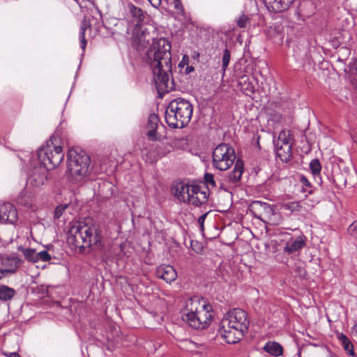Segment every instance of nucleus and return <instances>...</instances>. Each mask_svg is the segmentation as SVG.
Returning a JSON list of instances; mask_svg holds the SVG:
<instances>
[{"label": "nucleus", "mask_w": 357, "mask_h": 357, "mask_svg": "<svg viewBox=\"0 0 357 357\" xmlns=\"http://www.w3.org/2000/svg\"><path fill=\"white\" fill-rule=\"evenodd\" d=\"M282 207L285 211H289L291 213H294L301 211L302 206L300 202L294 201L284 203Z\"/></svg>", "instance_id": "393cba45"}, {"label": "nucleus", "mask_w": 357, "mask_h": 357, "mask_svg": "<svg viewBox=\"0 0 357 357\" xmlns=\"http://www.w3.org/2000/svg\"><path fill=\"white\" fill-rule=\"evenodd\" d=\"M60 138L53 135L38 151V159L40 162L36 167L27 179V184L35 188L44 185L47 178L48 171L54 169L63 160L64 153L62 146L59 144Z\"/></svg>", "instance_id": "7ed1b4c3"}, {"label": "nucleus", "mask_w": 357, "mask_h": 357, "mask_svg": "<svg viewBox=\"0 0 357 357\" xmlns=\"http://www.w3.org/2000/svg\"><path fill=\"white\" fill-rule=\"evenodd\" d=\"M212 158L213 166L220 171H225L234 164L236 154L232 146L221 143L214 149Z\"/></svg>", "instance_id": "6e6552de"}, {"label": "nucleus", "mask_w": 357, "mask_h": 357, "mask_svg": "<svg viewBox=\"0 0 357 357\" xmlns=\"http://www.w3.org/2000/svg\"><path fill=\"white\" fill-rule=\"evenodd\" d=\"M98 185H99V192H103V189H101V188H111V184L109 183V182H106V181H100L98 182Z\"/></svg>", "instance_id": "e433bc0d"}, {"label": "nucleus", "mask_w": 357, "mask_h": 357, "mask_svg": "<svg viewBox=\"0 0 357 357\" xmlns=\"http://www.w3.org/2000/svg\"><path fill=\"white\" fill-rule=\"evenodd\" d=\"M16 294V291L7 285H0V301H10Z\"/></svg>", "instance_id": "5701e85b"}, {"label": "nucleus", "mask_w": 357, "mask_h": 357, "mask_svg": "<svg viewBox=\"0 0 357 357\" xmlns=\"http://www.w3.org/2000/svg\"><path fill=\"white\" fill-rule=\"evenodd\" d=\"M264 350L274 356H280L282 355V347L276 342H268L264 347Z\"/></svg>", "instance_id": "4be33fe9"}, {"label": "nucleus", "mask_w": 357, "mask_h": 357, "mask_svg": "<svg viewBox=\"0 0 357 357\" xmlns=\"http://www.w3.org/2000/svg\"><path fill=\"white\" fill-rule=\"evenodd\" d=\"M128 9L130 15L132 17V23L135 24V27L144 25L143 22L145 14L142 9L135 6L132 3L128 5Z\"/></svg>", "instance_id": "f3484780"}, {"label": "nucleus", "mask_w": 357, "mask_h": 357, "mask_svg": "<svg viewBox=\"0 0 357 357\" xmlns=\"http://www.w3.org/2000/svg\"><path fill=\"white\" fill-rule=\"evenodd\" d=\"M68 208V204H60L56 206L54 211V218L59 219L63 214V211Z\"/></svg>", "instance_id": "72a5a7b5"}, {"label": "nucleus", "mask_w": 357, "mask_h": 357, "mask_svg": "<svg viewBox=\"0 0 357 357\" xmlns=\"http://www.w3.org/2000/svg\"><path fill=\"white\" fill-rule=\"evenodd\" d=\"M243 172V162L241 160L238 159L236 161L234 168L228 174V181L233 183H237L241 178Z\"/></svg>", "instance_id": "6ab92c4d"}, {"label": "nucleus", "mask_w": 357, "mask_h": 357, "mask_svg": "<svg viewBox=\"0 0 357 357\" xmlns=\"http://www.w3.org/2000/svg\"><path fill=\"white\" fill-rule=\"evenodd\" d=\"M204 181H205V183L207 185V186H211L212 188H214L215 187V179H214V176L213 174H211V173H206L204 174Z\"/></svg>", "instance_id": "2f4dec72"}, {"label": "nucleus", "mask_w": 357, "mask_h": 357, "mask_svg": "<svg viewBox=\"0 0 357 357\" xmlns=\"http://www.w3.org/2000/svg\"><path fill=\"white\" fill-rule=\"evenodd\" d=\"M300 183L302 184V192H307L308 195H312L314 192V186L305 176H302L300 178Z\"/></svg>", "instance_id": "a878e982"}, {"label": "nucleus", "mask_w": 357, "mask_h": 357, "mask_svg": "<svg viewBox=\"0 0 357 357\" xmlns=\"http://www.w3.org/2000/svg\"><path fill=\"white\" fill-rule=\"evenodd\" d=\"M249 22V17L245 15V14H243L239 17V18L237 20V25L240 28H245L248 25V23Z\"/></svg>", "instance_id": "473e14b6"}, {"label": "nucleus", "mask_w": 357, "mask_h": 357, "mask_svg": "<svg viewBox=\"0 0 357 357\" xmlns=\"http://www.w3.org/2000/svg\"><path fill=\"white\" fill-rule=\"evenodd\" d=\"M298 357H301V352H300V351L298 352Z\"/></svg>", "instance_id": "de8ad7c7"}, {"label": "nucleus", "mask_w": 357, "mask_h": 357, "mask_svg": "<svg viewBox=\"0 0 357 357\" xmlns=\"http://www.w3.org/2000/svg\"><path fill=\"white\" fill-rule=\"evenodd\" d=\"M349 234L357 238V221H354L348 228Z\"/></svg>", "instance_id": "f704fd0d"}, {"label": "nucleus", "mask_w": 357, "mask_h": 357, "mask_svg": "<svg viewBox=\"0 0 357 357\" xmlns=\"http://www.w3.org/2000/svg\"><path fill=\"white\" fill-rule=\"evenodd\" d=\"M194 70H195V68L192 66H188V64L185 69V74L188 75L190 73L193 72Z\"/></svg>", "instance_id": "a19ab883"}, {"label": "nucleus", "mask_w": 357, "mask_h": 357, "mask_svg": "<svg viewBox=\"0 0 357 357\" xmlns=\"http://www.w3.org/2000/svg\"><path fill=\"white\" fill-rule=\"evenodd\" d=\"M174 7L180 13H183L184 10L181 0H174Z\"/></svg>", "instance_id": "c9c22d12"}, {"label": "nucleus", "mask_w": 357, "mask_h": 357, "mask_svg": "<svg viewBox=\"0 0 357 357\" xmlns=\"http://www.w3.org/2000/svg\"><path fill=\"white\" fill-rule=\"evenodd\" d=\"M91 27V24L86 20H83L81 22V26L79 32V38L80 39L81 48L84 50L87 44L85 38L86 31Z\"/></svg>", "instance_id": "b1692460"}, {"label": "nucleus", "mask_w": 357, "mask_h": 357, "mask_svg": "<svg viewBox=\"0 0 357 357\" xmlns=\"http://www.w3.org/2000/svg\"><path fill=\"white\" fill-rule=\"evenodd\" d=\"M17 202L18 204L24 206L29 207L31 205V199L23 192H21L19 195V196L17 197Z\"/></svg>", "instance_id": "c756f323"}, {"label": "nucleus", "mask_w": 357, "mask_h": 357, "mask_svg": "<svg viewBox=\"0 0 357 357\" xmlns=\"http://www.w3.org/2000/svg\"><path fill=\"white\" fill-rule=\"evenodd\" d=\"M188 312L183 313L182 319L195 329H204L212 319V306L206 304L199 297L191 298L186 303Z\"/></svg>", "instance_id": "39448f33"}, {"label": "nucleus", "mask_w": 357, "mask_h": 357, "mask_svg": "<svg viewBox=\"0 0 357 357\" xmlns=\"http://www.w3.org/2000/svg\"><path fill=\"white\" fill-rule=\"evenodd\" d=\"M22 253L24 254L25 258L31 262L36 263L37 262L36 252L35 250L31 248H22L21 249Z\"/></svg>", "instance_id": "cd10ccee"}, {"label": "nucleus", "mask_w": 357, "mask_h": 357, "mask_svg": "<svg viewBox=\"0 0 357 357\" xmlns=\"http://www.w3.org/2000/svg\"><path fill=\"white\" fill-rule=\"evenodd\" d=\"M36 257L37 262L39 261H48L52 259L50 255L45 250L36 252Z\"/></svg>", "instance_id": "7c9ffc66"}, {"label": "nucleus", "mask_w": 357, "mask_h": 357, "mask_svg": "<svg viewBox=\"0 0 357 357\" xmlns=\"http://www.w3.org/2000/svg\"><path fill=\"white\" fill-rule=\"evenodd\" d=\"M188 199L187 202L189 204H192L195 206H199L202 204H204L207 201L206 193L204 191H202L200 188L199 187V190H196V194L192 195Z\"/></svg>", "instance_id": "aec40b11"}, {"label": "nucleus", "mask_w": 357, "mask_h": 357, "mask_svg": "<svg viewBox=\"0 0 357 357\" xmlns=\"http://www.w3.org/2000/svg\"><path fill=\"white\" fill-rule=\"evenodd\" d=\"M3 271H0V279H1L3 277Z\"/></svg>", "instance_id": "a18cd8bd"}, {"label": "nucleus", "mask_w": 357, "mask_h": 357, "mask_svg": "<svg viewBox=\"0 0 357 357\" xmlns=\"http://www.w3.org/2000/svg\"><path fill=\"white\" fill-rule=\"evenodd\" d=\"M155 275L166 282L171 283L176 279L177 273L174 268L170 265H160L156 268Z\"/></svg>", "instance_id": "ddd939ff"}, {"label": "nucleus", "mask_w": 357, "mask_h": 357, "mask_svg": "<svg viewBox=\"0 0 357 357\" xmlns=\"http://www.w3.org/2000/svg\"><path fill=\"white\" fill-rule=\"evenodd\" d=\"M321 183H322L321 178L319 177V184H321Z\"/></svg>", "instance_id": "49530a36"}, {"label": "nucleus", "mask_w": 357, "mask_h": 357, "mask_svg": "<svg viewBox=\"0 0 357 357\" xmlns=\"http://www.w3.org/2000/svg\"><path fill=\"white\" fill-rule=\"evenodd\" d=\"M22 261L17 257H6L2 261V264L6 268L2 270L3 275L5 273H14L17 269L21 266Z\"/></svg>", "instance_id": "a211bd4d"}, {"label": "nucleus", "mask_w": 357, "mask_h": 357, "mask_svg": "<svg viewBox=\"0 0 357 357\" xmlns=\"http://www.w3.org/2000/svg\"><path fill=\"white\" fill-rule=\"evenodd\" d=\"M17 220V212L15 207L10 203L0 205V222L14 224Z\"/></svg>", "instance_id": "f8f14e48"}, {"label": "nucleus", "mask_w": 357, "mask_h": 357, "mask_svg": "<svg viewBox=\"0 0 357 357\" xmlns=\"http://www.w3.org/2000/svg\"><path fill=\"white\" fill-rule=\"evenodd\" d=\"M249 209L256 218L265 222L268 221L273 224H278L275 218L278 216V214L275 212L273 205L256 200L250 203Z\"/></svg>", "instance_id": "1a4fd4ad"}, {"label": "nucleus", "mask_w": 357, "mask_h": 357, "mask_svg": "<svg viewBox=\"0 0 357 357\" xmlns=\"http://www.w3.org/2000/svg\"><path fill=\"white\" fill-rule=\"evenodd\" d=\"M292 138L290 131H281L275 142L276 154L282 161L288 162L292 156Z\"/></svg>", "instance_id": "9d476101"}, {"label": "nucleus", "mask_w": 357, "mask_h": 357, "mask_svg": "<svg viewBox=\"0 0 357 357\" xmlns=\"http://www.w3.org/2000/svg\"><path fill=\"white\" fill-rule=\"evenodd\" d=\"M310 169L314 178L317 176L319 177L321 165L318 159H313L311 160L310 163Z\"/></svg>", "instance_id": "bb28decb"}, {"label": "nucleus", "mask_w": 357, "mask_h": 357, "mask_svg": "<svg viewBox=\"0 0 357 357\" xmlns=\"http://www.w3.org/2000/svg\"><path fill=\"white\" fill-rule=\"evenodd\" d=\"M207 215L208 213H204L198 218V223L199 224L202 230L204 229V223Z\"/></svg>", "instance_id": "4c0bfd02"}, {"label": "nucleus", "mask_w": 357, "mask_h": 357, "mask_svg": "<svg viewBox=\"0 0 357 357\" xmlns=\"http://www.w3.org/2000/svg\"><path fill=\"white\" fill-rule=\"evenodd\" d=\"M230 58L231 54L229 50L228 49L224 50L222 57V69L223 72H225L226 69L227 68L230 61Z\"/></svg>", "instance_id": "c85d7f7f"}, {"label": "nucleus", "mask_w": 357, "mask_h": 357, "mask_svg": "<svg viewBox=\"0 0 357 357\" xmlns=\"http://www.w3.org/2000/svg\"><path fill=\"white\" fill-rule=\"evenodd\" d=\"M7 356L8 357H22L21 356H20V354L17 352H13V353H10L9 355H7Z\"/></svg>", "instance_id": "79ce46f5"}, {"label": "nucleus", "mask_w": 357, "mask_h": 357, "mask_svg": "<svg viewBox=\"0 0 357 357\" xmlns=\"http://www.w3.org/2000/svg\"><path fill=\"white\" fill-rule=\"evenodd\" d=\"M68 172L71 181L82 185L89 177L93 167L90 157L84 151L71 149L67 154Z\"/></svg>", "instance_id": "423d86ee"}, {"label": "nucleus", "mask_w": 357, "mask_h": 357, "mask_svg": "<svg viewBox=\"0 0 357 357\" xmlns=\"http://www.w3.org/2000/svg\"><path fill=\"white\" fill-rule=\"evenodd\" d=\"M306 237L303 235L298 236L294 241H288L284 248V252L291 255L301 250L306 245Z\"/></svg>", "instance_id": "dca6fc26"}, {"label": "nucleus", "mask_w": 357, "mask_h": 357, "mask_svg": "<svg viewBox=\"0 0 357 357\" xmlns=\"http://www.w3.org/2000/svg\"><path fill=\"white\" fill-rule=\"evenodd\" d=\"M338 340L341 342L344 349L347 352L348 354L353 357H357V355L354 351V345L351 342L350 340L342 333H338L337 334Z\"/></svg>", "instance_id": "412c9836"}, {"label": "nucleus", "mask_w": 357, "mask_h": 357, "mask_svg": "<svg viewBox=\"0 0 357 357\" xmlns=\"http://www.w3.org/2000/svg\"><path fill=\"white\" fill-rule=\"evenodd\" d=\"M67 241L73 249H78L81 254L94 251L103 257L107 252L100 225L89 219L73 226Z\"/></svg>", "instance_id": "f03ea898"}, {"label": "nucleus", "mask_w": 357, "mask_h": 357, "mask_svg": "<svg viewBox=\"0 0 357 357\" xmlns=\"http://www.w3.org/2000/svg\"><path fill=\"white\" fill-rule=\"evenodd\" d=\"M132 38L138 49L146 47L150 40H153L143 56V61L152 70L158 91L169 92L173 89V81L169 80L172 75L170 42L165 38H153L144 25L134 28Z\"/></svg>", "instance_id": "f257e3e1"}, {"label": "nucleus", "mask_w": 357, "mask_h": 357, "mask_svg": "<svg viewBox=\"0 0 357 357\" xmlns=\"http://www.w3.org/2000/svg\"><path fill=\"white\" fill-rule=\"evenodd\" d=\"M160 119L158 115L153 113L149 116L146 123L147 137L151 141H157L159 139L158 136L157 129L158 128Z\"/></svg>", "instance_id": "2eb2a0df"}, {"label": "nucleus", "mask_w": 357, "mask_h": 357, "mask_svg": "<svg viewBox=\"0 0 357 357\" xmlns=\"http://www.w3.org/2000/svg\"><path fill=\"white\" fill-rule=\"evenodd\" d=\"M250 320L245 311L240 308L229 310L220 322L218 333L228 344L240 341L248 332Z\"/></svg>", "instance_id": "20e7f679"}, {"label": "nucleus", "mask_w": 357, "mask_h": 357, "mask_svg": "<svg viewBox=\"0 0 357 357\" xmlns=\"http://www.w3.org/2000/svg\"><path fill=\"white\" fill-rule=\"evenodd\" d=\"M172 190L174 191L175 197L179 201L187 202L191 195L190 194H196V190H199V186L179 182L175 184Z\"/></svg>", "instance_id": "9b49d317"}, {"label": "nucleus", "mask_w": 357, "mask_h": 357, "mask_svg": "<svg viewBox=\"0 0 357 357\" xmlns=\"http://www.w3.org/2000/svg\"><path fill=\"white\" fill-rule=\"evenodd\" d=\"M295 0H263L266 8L274 13L287 10Z\"/></svg>", "instance_id": "4468645a"}, {"label": "nucleus", "mask_w": 357, "mask_h": 357, "mask_svg": "<svg viewBox=\"0 0 357 357\" xmlns=\"http://www.w3.org/2000/svg\"><path fill=\"white\" fill-rule=\"evenodd\" d=\"M148 1L151 3V5L155 8H159V6L161 5V3H162V0H148Z\"/></svg>", "instance_id": "ea45409f"}, {"label": "nucleus", "mask_w": 357, "mask_h": 357, "mask_svg": "<svg viewBox=\"0 0 357 357\" xmlns=\"http://www.w3.org/2000/svg\"><path fill=\"white\" fill-rule=\"evenodd\" d=\"M150 160V162H153L158 160V158L155 156H153V158H149Z\"/></svg>", "instance_id": "37998d69"}, {"label": "nucleus", "mask_w": 357, "mask_h": 357, "mask_svg": "<svg viewBox=\"0 0 357 357\" xmlns=\"http://www.w3.org/2000/svg\"><path fill=\"white\" fill-rule=\"evenodd\" d=\"M193 107L190 101L177 98L172 100L165 111V120L172 128H183L190 121Z\"/></svg>", "instance_id": "0eeeda50"}, {"label": "nucleus", "mask_w": 357, "mask_h": 357, "mask_svg": "<svg viewBox=\"0 0 357 357\" xmlns=\"http://www.w3.org/2000/svg\"><path fill=\"white\" fill-rule=\"evenodd\" d=\"M354 69L357 73V60L354 62Z\"/></svg>", "instance_id": "c03bdc74"}, {"label": "nucleus", "mask_w": 357, "mask_h": 357, "mask_svg": "<svg viewBox=\"0 0 357 357\" xmlns=\"http://www.w3.org/2000/svg\"><path fill=\"white\" fill-rule=\"evenodd\" d=\"M189 57L187 55H184L181 61L178 64V67L183 68L185 66L188 64Z\"/></svg>", "instance_id": "58836bf2"}]
</instances>
